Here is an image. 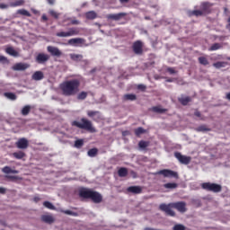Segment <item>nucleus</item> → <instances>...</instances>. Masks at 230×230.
<instances>
[{"label": "nucleus", "instance_id": "f257e3e1", "mask_svg": "<svg viewBox=\"0 0 230 230\" xmlns=\"http://www.w3.org/2000/svg\"><path fill=\"white\" fill-rule=\"evenodd\" d=\"M80 84L79 79L67 80L59 85V89L63 96H76L80 93Z\"/></svg>", "mask_w": 230, "mask_h": 230}, {"label": "nucleus", "instance_id": "f03ea898", "mask_svg": "<svg viewBox=\"0 0 230 230\" xmlns=\"http://www.w3.org/2000/svg\"><path fill=\"white\" fill-rule=\"evenodd\" d=\"M160 211H164L167 217H175V211L172 209H177L180 213H186V202L184 201H178L169 204L162 203L159 206Z\"/></svg>", "mask_w": 230, "mask_h": 230}, {"label": "nucleus", "instance_id": "7ed1b4c3", "mask_svg": "<svg viewBox=\"0 0 230 230\" xmlns=\"http://www.w3.org/2000/svg\"><path fill=\"white\" fill-rule=\"evenodd\" d=\"M80 199H90L94 204H102L103 202V196L96 190L87 188H81L79 190Z\"/></svg>", "mask_w": 230, "mask_h": 230}, {"label": "nucleus", "instance_id": "20e7f679", "mask_svg": "<svg viewBox=\"0 0 230 230\" xmlns=\"http://www.w3.org/2000/svg\"><path fill=\"white\" fill-rule=\"evenodd\" d=\"M71 125L72 127H76V128L87 130V132H91L92 134L96 132V128L93 126V122L85 118H82L80 120H73Z\"/></svg>", "mask_w": 230, "mask_h": 230}, {"label": "nucleus", "instance_id": "39448f33", "mask_svg": "<svg viewBox=\"0 0 230 230\" xmlns=\"http://www.w3.org/2000/svg\"><path fill=\"white\" fill-rule=\"evenodd\" d=\"M201 188L205 191H212V193H220L222 191V185L218 183L203 182Z\"/></svg>", "mask_w": 230, "mask_h": 230}, {"label": "nucleus", "instance_id": "423d86ee", "mask_svg": "<svg viewBox=\"0 0 230 230\" xmlns=\"http://www.w3.org/2000/svg\"><path fill=\"white\" fill-rule=\"evenodd\" d=\"M80 34V29L76 27L69 28L67 31H59L56 33V37L60 38H67V37H75Z\"/></svg>", "mask_w": 230, "mask_h": 230}, {"label": "nucleus", "instance_id": "0eeeda50", "mask_svg": "<svg viewBox=\"0 0 230 230\" xmlns=\"http://www.w3.org/2000/svg\"><path fill=\"white\" fill-rule=\"evenodd\" d=\"M155 175H163L164 177H167L169 179H179V173L170 169L160 170L156 172Z\"/></svg>", "mask_w": 230, "mask_h": 230}, {"label": "nucleus", "instance_id": "6e6552de", "mask_svg": "<svg viewBox=\"0 0 230 230\" xmlns=\"http://www.w3.org/2000/svg\"><path fill=\"white\" fill-rule=\"evenodd\" d=\"M174 157L178 159L179 163L181 164H190L191 163V156L183 155L182 154L179 152L174 153Z\"/></svg>", "mask_w": 230, "mask_h": 230}, {"label": "nucleus", "instance_id": "1a4fd4ad", "mask_svg": "<svg viewBox=\"0 0 230 230\" xmlns=\"http://www.w3.org/2000/svg\"><path fill=\"white\" fill-rule=\"evenodd\" d=\"M132 49L135 55H143V41H135L132 45Z\"/></svg>", "mask_w": 230, "mask_h": 230}, {"label": "nucleus", "instance_id": "9d476101", "mask_svg": "<svg viewBox=\"0 0 230 230\" xmlns=\"http://www.w3.org/2000/svg\"><path fill=\"white\" fill-rule=\"evenodd\" d=\"M41 222L44 224H48L51 226V224H55V217L52 214H44L40 217Z\"/></svg>", "mask_w": 230, "mask_h": 230}, {"label": "nucleus", "instance_id": "9b49d317", "mask_svg": "<svg viewBox=\"0 0 230 230\" xmlns=\"http://www.w3.org/2000/svg\"><path fill=\"white\" fill-rule=\"evenodd\" d=\"M48 60H49V55L44 53H39L35 58L37 64H46Z\"/></svg>", "mask_w": 230, "mask_h": 230}, {"label": "nucleus", "instance_id": "f8f14e48", "mask_svg": "<svg viewBox=\"0 0 230 230\" xmlns=\"http://www.w3.org/2000/svg\"><path fill=\"white\" fill-rule=\"evenodd\" d=\"M17 148L20 150H26L28 148L30 143L28 142V139L25 137L20 138L16 143H15Z\"/></svg>", "mask_w": 230, "mask_h": 230}, {"label": "nucleus", "instance_id": "ddd939ff", "mask_svg": "<svg viewBox=\"0 0 230 230\" xmlns=\"http://www.w3.org/2000/svg\"><path fill=\"white\" fill-rule=\"evenodd\" d=\"M123 17H127L126 13H111L106 15V19H109L111 21H121Z\"/></svg>", "mask_w": 230, "mask_h": 230}, {"label": "nucleus", "instance_id": "4468645a", "mask_svg": "<svg viewBox=\"0 0 230 230\" xmlns=\"http://www.w3.org/2000/svg\"><path fill=\"white\" fill-rule=\"evenodd\" d=\"M47 51L50 53L52 57H58V58L62 57V52L57 47L49 46L47 47Z\"/></svg>", "mask_w": 230, "mask_h": 230}, {"label": "nucleus", "instance_id": "2eb2a0df", "mask_svg": "<svg viewBox=\"0 0 230 230\" xmlns=\"http://www.w3.org/2000/svg\"><path fill=\"white\" fill-rule=\"evenodd\" d=\"M87 116L88 118H92L93 121H100V119H102V114L100 111H88Z\"/></svg>", "mask_w": 230, "mask_h": 230}, {"label": "nucleus", "instance_id": "dca6fc26", "mask_svg": "<svg viewBox=\"0 0 230 230\" xmlns=\"http://www.w3.org/2000/svg\"><path fill=\"white\" fill-rule=\"evenodd\" d=\"M128 193H134V195H139L143 193V188L141 186H130L127 189Z\"/></svg>", "mask_w": 230, "mask_h": 230}, {"label": "nucleus", "instance_id": "f3484780", "mask_svg": "<svg viewBox=\"0 0 230 230\" xmlns=\"http://www.w3.org/2000/svg\"><path fill=\"white\" fill-rule=\"evenodd\" d=\"M211 8V5H209V3L203 2L199 5V10L202 12L203 15H206V13H209V9Z\"/></svg>", "mask_w": 230, "mask_h": 230}, {"label": "nucleus", "instance_id": "a211bd4d", "mask_svg": "<svg viewBox=\"0 0 230 230\" xmlns=\"http://www.w3.org/2000/svg\"><path fill=\"white\" fill-rule=\"evenodd\" d=\"M84 42H85V40H84L82 38H73L68 40V44L70 46H76L78 44H84Z\"/></svg>", "mask_w": 230, "mask_h": 230}, {"label": "nucleus", "instance_id": "6ab92c4d", "mask_svg": "<svg viewBox=\"0 0 230 230\" xmlns=\"http://www.w3.org/2000/svg\"><path fill=\"white\" fill-rule=\"evenodd\" d=\"M13 71H26L28 69V64L17 63L13 66Z\"/></svg>", "mask_w": 230, "mask_h": 230}, {"label": "nucleus", "instance_id": "aec40b11", "mask_svg": "<svg viewBox=\"0 0 230 230\" xmlns=\"http://www.w3.org/2000/svg\"><path fill=\"white\" fill-rule=\"evenodd\" d=\"M43 79H44V73H42V71H36L32 75V80H36V82H39L40 80H43Z\"/></svg>", "mask_w": 230, "mask_h": 230}, {"label": "nucleus", "instance_id": "412c9836", "mask_svg": "<svg viewBox=\"0 0 230 230\" xmlns=\"http://www.w3.org/2000/svg\"><path fill=\"white\" fill-rule=\"evenodd\" d=\"M204 13L200 10H193L188 12L189 17H202Z\"/></svg>", "mask_w": 230, "mask_h": 230}, {"label": "nucleus", "instance_id": "4be33fe9", "mask_svg": "<svg viewBox=\"0 0 230 230\" xmlns=\"http://www.w3.org/2000/svg\"><path fill=\"white\" fill-rule=\"evenodd\" d=\"M70 58L74 62H82L84 60V56L82 54H70Z\"/></svg>", "mask_w": 230, "mask_h": 230}, {"label": "nucleus", "instance_id": "5701e85b", "mask_svg": "<svg viewBox=\"0 0 230 230\" xmlns=\"http://www.w3.org/2000/svg\"><path fill=\"white\" fill-rule=\"evenodd\" d=\"M178 102H180V103L181 105L186 106V105H188V103H190V102H191V97H190V96H186V97L181 96V97L178 98Z\"/></svg>", "mask_w": 230, "mask_h": 230}, {"label": "nucleus", "instance_id": "b1692460", "mask_svg": "<svg viewBox=\"0 0 230 230\" xmlns=\"http://www.w3.org/2000/svg\"><path fill=\"white\" fill-rule=\"evenodd\" d=\"M85 17L88 21H94L98 17V14L94 11H89L85 13Z\"/></svg>", "mask_w": 230, "mask_h": 230}, {"label": "nucleus", "instance_id": "393cba45", "mask_svg": "<svg viewBox=\"0 0 230 230\" xmlns=\"http://www.w3.org/2000/svg\"><path fill=\"white\" fill-rule=\"evenodd\" d=\"M151 111L153 112H156L157 114H164L168 110L161 108V106H154L151 108Z\"/></svg>", "mask_w": 230, "mask_h": 230}, {"label": "nucleus", "instance_id": "a878e982", "mask_svg": "<svg viewBox=\"0 0 230 230\" xmlns=\"http://www.w3.org/2000/svg\"><path fill=\"white\" fill-rule=\"evenodd\" d=\"M123 100H125L126 102H134L137 100V97L134 93H128L123 96Z\"/></svg>", "mask_w": 230, "mask_h": 230}, {"label": "nucleus", "instance_id": "bb28decb", "mask_svg": "<svg viewBox=\"0 0 230 230\" xmlns=\"http://www.w3.org/2000/svg\"><path fill=\"white\" fill-rule=\"evenodd\" d=\"M5 52L7 53V55H10L11 57H19V52H17V50H14L13 48L12 47H8L5 49Z\"/></svg>", "mask_w": 230, "mask_h": 230}, {"label": "nucleus", "instance_id": "cd10ccee", "mask_svg": "<svg viewBox=\"0 0 230 230\" xmlns=\"http://www.w3.org/2000/svg\"><path fill=\"white\" fill-rule=\"evenodd\" d=\"M13 157L15 159H23V157H26V153L22 151L14 152L13 153Z\"/></svg>", "mask_w": 230, "mask_h": 230}, {"label": "nucleus", "instance_id": "c85d7f7f", "mask_svg": "<svg viewBox=\"0 0 230 230\" xmlns=\"http://www.w3.org/2000/svg\"><path fill=\"white\" fill-rule=\"evenodd\" d=\"M196 132H211V128H208L206 125H200L199 127L196 128Z\"/></svg>", "mask_w": 230, "mask_h": 230}, {"label": "nucleus", "instance_id": "c756f323", "mask_svg": "<svg viewBox=\"0 0 230 230\" xmlns=\"http://www.w3.org/2000/svg\"><path fill=\"white\" fill-rule=\"evenodd\" d=\"M24 3V0H16L14 2L10 3L9 6H11L12 8H15L17 6H22Z\"/></svg>", "mask_w": 230, "mask_h": 230}, {"label": "nucleus", "instance_id": "7c9ffc66", "mask_svg": "<svg viewBox=\"0 0 230 230\" xmlns=\"http://www.w3.org/2000/svg\"><path fill=\"white\" fill-rule=\"evenodd\" d=\"M2 172L4 173H19V171L18 170H13L10 166H4L3 169H2Z\"/></svg>", "mask_w": 230, "mask_h": 230}, {"label": "nucleus", "instance_id": "2f4dec72", "mask_svg": "<svg viewBox=\"0 0 230 230\" xmlns=\"http://www.w3.org/2000/svg\"><path fill=\"white\" fill-rule=\"evenodd\" d=\"M118 173L119 177H127V175H128V170L125 167H121L119 169Z\"/></svg>", "mask_w": 230, "mask_h": 230}, {"label": "nucleus", "instance_id": "473e14b6", "mask_svg": "<svg viewBox=\"0 0 230 230\" xmlns=\"http://www.w3.org/2000/svg\"><path fill=\"white\" fill-rule=\"evenodd\" d=\"M198 62L201 65V66H209V60H208V58L206 57H199L198 58Z\"/></svg>", "mask_w": 230, "mask_h": 230}, {"label": "nucleus", "instance_id": "72a5a7b5", "mask_svg": "<svg viewBox=\"0 0 230 230\" xmlns=\"http://www.w3.org/2000/svg\"><path fill=\"white\" fill-rule=\"evenodd\" d=\"M227 66V63L224 61H217L216 63H213V67H216V69H220L222 67H226Z\"/></svg>", "mask_w": 230, "mask_h": 230}, {"label": "nucleus", "instance_id": "f704fd0d", "mask_svg": "<svg viewBox=\"0 0 230 230\" xmlns=\"http://www.w3.org/2000/svg\"><path fill=\"white\" fill-rule=\"evenodd\" d=\"M218 49H222V44H220V43H214L208 49V51H217Z\"/></svg>", "mask_w": 230, "mask_h": 230}, {"label": "nucleus", "instance_id": "c9c22d12", "mask_svg": "<svg viewBox=\"0 0 230 230\" xmlns=\"http://www.w3.org/2000/svg\"><path fill=\"white\" fill-rule=\"evenodd\" d=\"M31 111V106L26 105L22 109V116H28L30 114V111Z\"/></svg>", "mask_w": 230, "mask_h": 230}, {"label": "nucleus", "instance_id": "e433bc0d", "mask_svg": "<svg viewBox=\"0 0 230 230\" xmlns=\"http://www.w3.org/2000/svg\"><path fill=\"white\" fill-rule=\"evenodd\" d=\"M141 134H146V129L143 128L142 127H139L135 129V136L139 137V136H141Z\"/></svg>", "mask_w": 230, "mask_h": 230}, {"label": "nucleus", "instance_id": "4c0bfd02", "mask_svg": "<svg viewBox=\"0 0 230 230\" xmlns=\"http://www.w3.org/2000/svg\"><path fill=\"white\" fill-rule=\"evenodd\" d=\"M4 96H5V98H8V100H12L13 102L17 100V95H15V93H4Z\"/></svg>", "mask_w": 230, "mask_h": 230}, {"label": "nucleus", "instance_id": "58836bf2", "mask_svg": "<svg viewBox=\"0 0 230 230\" xmlns=\"http://www.w3.org/2000/svg\"><path fill=\"white\" fill-rule=\"evenodd\" d=\"M43 206L47 208V209H51L52 211H55V209H57V208L54 207L53 203L49 201H44Z\"/></svg>", "mask_w": 230, "mask_h": 230}, {"label": "nucleus", "instance_id": "ea45409f", "mask_svg": "<svg viewBox=\"0 0 230 230\" xmlns=\"http://www.w3.org/2000/svg\"><path fill=\"white\" fill-rule=\"evenodd\" d=\"M17 13L20 15H24L25 17H31V13H30V12H28L26 9H20L17 11Z\"/></svg>", "mask_w": 230, "mask_h": 230}, {"label": "nucleus", "instance_id": "a19ab883", "mask_svg": "<svg viewBox=\"0 0 230 230\" xmlns=\"http://www.w3.org/2000/svg\"><path fill=\"white\" fill-rule=\"evenodd\" d=\"M179 185L177 183H165L164 185V188H165L166 190H175V188H177Z\"/></svg>", "mask_w": 230, "mask_h": 230}, {"label": "nucleus", "instance_id": "79ce46f5", "mask_svg": "<svg viewBox=\"0 0 230 230\" xmlns=\"http://www.w3.org/2000/svg\"><path fill=\"white\" fill-rule=\"evenodd\" d=\"M89 157H96L98 155V149L97 148H92L88 151Z\"/></svg>", "mask_w": 230, "mask_h": 230}, {"label": "nucleus", "instance_id": "37998d69", "mask_svg": "<svg viewBox=\"0 0 230 230\" xmlns=\"http://www.w3.org/2000/svg\"><path fill=\"white\" fill-rule=\"evenodd\" d=\"M6 179L9 181H12L13 182H15L16 181H22V178L20 176H13V175H8L6 176Z\"/></svg>", "mask_w": 230, "mask_h": 230}, {"label": "nucleus", "instance_id": "c03bdc74", "mask_svg": "<svg viewBox=\"0 0 230 230\" xmlns=\"http://www.w3.org/2000/svg\"><path fill=\"white\" fill-rule=\"evenodd\" d=\"M149 145H150V142H147V141H145V140H141L138 143L139 148H143V149L148 147Z\"/></svg>", "mask_w": 230, "mask_h": 230}, {"label": "nucleus", "instance_id": "a18cd8bd", "mask_svg": "<svg viewBox=\"0 0 230 230\" xmlns=\"http://www.w3.org/2000/svg\"><path fill=\"white\" fill-rule=\"evenodd\" d=\"M87 98V92H81L77 94V100H85Z\"/></svg>", "mask_w": 230, "mask_h": 230}, {"label": "nucleus", "instance_id": "49530a36", "mask_svg": "<svg viewBox=\"0 0 230 230\" xmlns=\"http://www.w3.org/2000/svg\"><path fill=\"white\" fill-rule=\"evenodd\" d=\"M75 148H82V146H84V140L82 139L75 140Z\"/></svg>", "mask_w": 230, "mask_h": 230}, {"label": "nucleus", "instance_id": "de8ad7c7", "mask_svg": "<svg viewBox=\"0 0 230 230\" xmlns=\"http://www.w3.org/2000/svg\"><path fill=\"white\" fill-rule=\"evenodd\" d=\"M172 230H186L184 225L177 224L172 227Z\"/></svg>", "mask_w": 230, "mask_h": 230}, {"label": "nucleus", "instance_id": "09e8293b", "mask_svg": "<svg viewBox=\"0 0 230 230\" xmlns=\"http://www.w3.org/2000/svg\"><path fill=\"white\" fill-rule=\"evenodd\" d=\"M61 213H64L65 215H70L72 217H76V212H73L71 210H61Z\"/></svg>", "mask_w": 230, "mask_h": 230}, {"label": "nucleus", "instance_id": "8fccbe9b", "mask_svg": "<svg viewBox=\"0 0 230 230\" xmlns=\"http://www.w3.org/2000/svg\"><path fill=\"white\" fill-rule=\"evenodd\" d=\"M49 14L51 17H54V19H58V13L55 12L54 10L49 11Z\"/></svg>", "mask_w": 230, "mask_h": 230}, {"label": "nucleus", "instance_id": "3c124183", "mask_svg": "<svg viewBox=\"0 0 230 230\" xmlns=\"http://www.w3.org/2000/svg\"><path fill=\"white\" fill-rule=\"evenodd\" d=\"M0 62H3L4 64L8 62V58L4 56L0 55Z\"/></svg>", "mask_w": 230, "mask_h": 230}, {"label": "nucleus", "instance_id": "603ef678", "mask_svg": "<svg viewBox=\"0 0 230 230\" xmlns=\"http://www.w3.org/2000/svg\"><path fill=\"white\" fill-rule=\"evenodd\" d=\"M137 89H139L140 91H146V85H145V84H138L137 85Z\"/></svg>", "mask_w": 230, "mask_h": 230}, {"label": "nucleus", "instance_id": "864d4df0", "mask_svg": "<svg viewBox=\"0 0 230 230\" xmlns=\"http://www.w3.org/2000/svg\"><path fill=\"white\" fill-rule=\"evenodd\" d=\"M10 5L6 4H0V9L1 10H6V8H8Z\"/></svg>", "mask_w": 230, "mask_h": 230}, {"label": "nucleus", "instance_id": "5fc2aeb1", "mask_svg": "<svg viewBox=\"0 0 230 230\" xmlns=\"http://www.w3.org/2000/svg\"><path fill=\"white\" fill-rule=\"evenodd\" d=\"M168 73H170V75H175V69L169 67L167 68Z\"/></svg>", "mask_w": 230, "mask_h": 230}, {"label": "nucleus", "instance_id": "6e6d98bb", "mask_svg": "<svg viewBox=\"0 0 230 230\" xmlns=\"http://www.w3.org/2000/svg\"><path fill=\"white\" fill-rule=\"evenodd\" d=\"M33 201L34 202H40V197H38V196H35L34 198H33Z\"/></svg>", "mask_w": 230, "mask_h": 230}, {"label": "nucleus", "instance_id": "4d7b16f0", "mask_svg": "<svg viewBox=\"0 0 230 230\" xmlns=\"http://www.w3.org/2000/svg\"><path fill=\"white\" fill-rule=\"evenodd\" d=\"M194 115L197 117V118H200V116H202V114L200 113V111H197L194 112Z\"/></svg>", "mask_w": 230, "mask_h": 230}, {"label": "nucleus", "instance_id": "13d9d810", "mask_svg": "<svg viewBox=\"0 0 230 230\" xmlns=\"http://www.w3.org/2000/svg\"><path fill=\"white\" fill-rule=\"evenodd\" d=\"M0 193H2L3 195H4V193H6V189L0 187Z\"/></svg>", "mask_w": 230, "mask_h": 230}, {"label": "nucleus", "instance_id": "bf43d9fd", "mask_svg": "<svg viewBox=\"0 0 230 230\" xmlns=\"http://www.w3.org/2000/svg\"><path fill=\"white\" fill-rule=\"evenodd\" d=\"M41 20L42 21H48V16L46 14H42Z\"/></svg>", "mask_w": 230, "mask_h": 230}, {"label": "nucleus", "instance_id": "052dcab7", "mask_svg": "<svg viewBox=\"0 0 230 230\" xmlns=\"http://www.w3.org/2000/svg\"><path fill=\"white\" fill-rule=\"evenodd\" d=\"M47 3H49V4H55V0H47Z\"/></svg>", "mask_w": 230, "mask_h": 230}, {"label": "nucleus", "instance_id": "680f3d73", "mask_svg": "<svg viewBox=\"0 0 230 230\" xmlns=\"http://www.w3.org/2000/svg\"><path fill=\"white\" fill-rule=\"evenodd\" d=\"M72 24H80V22L78 20L72 21Z\"/></svg>", "mask_w": 230, "mask_h": 230}, {"label": "nucleus", "instance_id": "e2e57ef3", "mask_svg": "<svg viewBox=\"0 0 230 230\" xmlns=\"http://www.w3.org/2000/svg\"><path fill=\"white\" fill-rule=\"evenodd\" d=\"M32 13L37 15L39 13V11L38 10H35V9H32Z\"/></svg>", "mask_w": 230, "mask_h": 230}, {"label": "nucleus", "instance_id": "0e129e2a", "mask_svg": "<svg viewBox=\"0 0 230 230\" xmlns=\"http://www.w3.org/2000/svg\"><path fill=\"white\" fill-rule=\"evenodd\" d=\"M130 0H119L120 3H128Z\"/></svg>", "mask_w": 230, "mask_h": 230}, {"label": "nucleus", "instance_id": "69168bd1", "mask_svg": "<svg viewBox=\"0 0 230 230\" xmlns=\"http://www.w3.org/2000/svg\"><path fill=\"white\" fill-rule=\"evenodd\" d=\"M226 100H230V93H226Z\"/></svg>", "mask_w": 230, "mask_h": 230}, {"label": "nucleus", "instance_id": "338daca9", "mask_svg": "<svg viewBox=\"0 0 230 230\" xmlns=\"http://www.w3.org/2000/svg\"><path fill=\"white\" fill-rule=\"evenodd\" d=\"M123 136H126V131H125V132H123Z\"/></svg>", "mask_w": 230, "mask_h": 230}, {"label": "nucleus", "instance_id": "774afa93", "mask_svg": "<svg viewBox=\"0 0 230 230\" xmlns=\"http://www.w3.org/2000/svg\"><path fill=\"white\" fill-rule=\"evenodd\" d=\"M167 82H172V80H167Z\"/></svg>", "mask_w": 230, "mask_h": 230}]
</instances>
